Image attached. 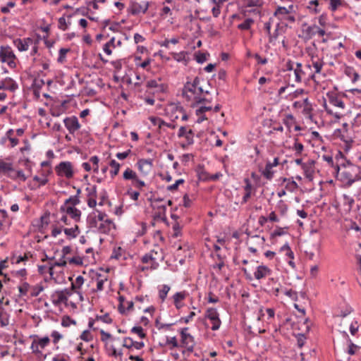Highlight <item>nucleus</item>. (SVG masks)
Listing matches in <instances>:
<instances>
[{
    "label": "nucleus",
    "mask_w": 361,
    "mask_h": 361,
    "mask_svg": "<svg viewBox=\"0 0 361 361\" xmlns=\"http://www.w3.org/2000/svg\"><path fill=\"white\" fill-rule=\"evenodd\" d=\"M360 168L351 162H347L346 166L338 175L341 180L347 186H351L355 181L361 179Z\"/></svg>",
    "instance_id": "obj_3"
},
{
    "label": "nucleus",
    "mask_w": 361,
    "mask_h": 361,
    "mask_svg": "<svg viewBox=\"0 0 361 361\" xmlns=\"http://www.w3.org/2000/svg\"><path fill=\"white\" fill-rule=\"evenodd\" d=\"M206 104H200L201 106H197V108L195 110V114L198 116L197 122L199 123L203 122L204 121L207 120V118L204 115V113L206 111L212 110V106H210V105L207 106Z\"/></svg>",
    "instance_id": "obj_28"
},
{
    "label": "nucleus",
    "mask_w": 361,
    "mask_h": 361,
    "mask_svg": "<svg viewBox=\"0 0 361 361\" xmlns=\"http://www.w3.org/2000/svg\"><path fill=\"white\" fill-rule=\"evenodd\" d=\"M16 56L10 47L1 46L0 61L1 63H6L9 68H14L16 66Z\"/></svg>",
    "instance_id": "obj_7"
},
{
    "label": "nucleus",
    "mask_w": 361,
    "mask_h": 361,
    "mask_svg": "<svg viewBox=\"0 0 361 361\" xmlns=\"http://www.w3.org/2000/svg\"><path fill=\"white\" fill-rule=\"evenodd\" d=\"M209 92L204 90L200 85V79L195 77L192 81H187L182 91L183 98L189 103L191 107L200 104H211L212 99L207 98Z\"/></svg>",
    "instance_id": "obj_1"
},
{
    "label": "nucleus",
    "mask_w": 361,
    "mask_h": 361,
    "mask_svg": "<svg viewBox=\"0 0 361 361\" xmlns=\"http://www.w3.org/2000/svg\"><path fill=\"white\" fill-rule=\"evenodd\" d=\"M162 201L163 200L160 198L154 199L152 203V207L154 219L165 221L166 220V207L165 204H161Z\"/></svg>",
    "instance_id": "obj_10"
},
{
    "label": "nucleus",
    "mask_w": 361,
    "mask_h": 361,
    "mask_svg": "<svg viewBox=\"0 0 361 361\" xmlns=\"http://www.w3.org/2000/svg\"><path fill=\"white\" fill-rule=\"evenodd\" d=\"M283 123L286 126L288 131H291V128L294 127L295 131L301 130V128L296 124L295 117L292 114H286L283 118Z\"/></svg>",
    "instance_id": "obj_27"
},
{
    "label": "nucleus",
    "mask_w": 361,
    "mask_h": 361,
    "mask_svg": "<svg viewBox=\"0 0 361 361\" xmlns=\"http://www.w3.org/2000/svg\"><path fill=\"white\" fill-rule=\"evenodd\" d=\"M0 217L2 218V220H0V231L4 229L6 226H8L9 224L8 219L7 217V214L6 211L1 210L0 211Z\"/></svg>",
    "instance_id": "obj_53"
},
{
    "label": "nucleus",
    "mask_w": 361,
    "mask_h": 361,
    "mask_svg": "<svg viewBox=\"0 0 361 361\" xmlns=\"http://www.w3.org/2000/svg\"><path fill=\"white\" fill-rule=\"evenodd\" d=\"M355 204L353 197L344 194L342 196V206L345 213H349Z\"/></svg>",
    "instance_id": "obj_34"
},
{
    "label": "nucleus",
    "mask_w": 361,
    "mask_h": 361,
    "mask_svg": "<svg viewBox=\"0 0 361 361\" xmlns=\"http://www.w3.org/2000/svg\"><path fill=\"white\" fill-rule=\"evenodd\" d=\"M287 75L288 77V82L292 87H294L295 84H300L302 82L310 79L314 80V78L311 66L310 64L303 66L301 63H297L293 71L291 73H288Z\"/></svg>",
    "instance_id": "obj_2"
},
{
    "label": "nucleus",
    "mask_w": 361,
    "mask_h": 361,
    "mask_svg": "<svg viewBox=\"0 0 361 361\" xmlns=\"http://www.w3.org/2000/svg\"><path fill=\"white\" fill-rule=\"evenodd\" d=\"M118 311L121 314H125L126 311L130 310L133 307L132 301L125 300L122 296L119 297Z\"/></svg>",
    "instance_id": "obj_36"
},
{
    "label": "nucleus",
    "mask_w": 361,
    "mask_h": 361,
    "mask_svg": "<svg viewBox=\"0 0 361 361\" xmlns=\"http://www.w3.org/2000/svg\"><path fill=\"white\" fill-rule=\"evenodd\" d=\"M60 209L62 212L69 215L75 222L80 221L81 211L77 209L75 207L70 205H62Z\"/></svg>",
    "instance_id": "obj_20"
},
{
    "label": "nucleus",
    "mask_w": 361,
    "mask_h": 361,
    "mask_svg": "<svg viewBox=\"0 0 361 361\" xmlns=\"http://www.w3.org/2000/svg\"><path fill=\"white\" fill-rule=\"evenodd\" d=\"M70 51V49L61 48L59 51L58 62L63 63L66 61V56L68 52Z\"/></svg>",
    "instance_id": "obj_63"
},
{
    "label": "nucleus",
    "mask_w": 361,
    "mask_h": 361,
    "mask_svg": "<svg viewBox=\"0 0 361 361\" xmlns=\"http://www.w3.org/2000/svg\"><path fill=\"white\" fill-rule=\"evenodd\" d=\"M263 176L267 180H270L273 178L274 171L271 166V161H267L265 166L264 169L262 172Z\"/></svg>",
    "instance_id": "obj_42"
},
{
    "label": "nucleus",
    "mask_w": 361,
    "mask_h": 361,
    "mask_svg": "<svg viewBox=\"0 0 361 361\" xmlns=\"http://www.w3.org/2000/svg\"><path fill=\"white\" fill-rule=\"evenodd\" d=\"M280 251L281 252H285V254L286 255L291 259H294V253L291 250L289 245L288 243H286V244H284L281 248H280Z\"/></svg>",
    "instance_id": "obj_56"
},
{
    "label": "nucleus",
    "mask_w": 361,
    "mask_h": 361,
    "mask_svg": "<svg viewBox=\"0 0 361 361\" xmlns=\"http://www.w3.org/2000/svg\"><path fill=\"white\" fill-rule=\"evenodd\" d=\"M13 164L11 161L0 160V174L6 176Z\"/></svg>",
    "instance_id": "obj_43"
},
{
    "label": "nucleus",
    "mask_w": 361,
    "mask_h": 361,
    "mask_svg": "<svg viewBox=\"0 0 361 361\" xmlns=\"http://www.w3.org/2000/svg\"><path fill=\"white\" fill-rule=\"evenodd\" d=\"M63 231H64L65 234L70 238H76L80 233V231H79V228H78V225H75L74 227L69 228H66L63 229Z\"/></svg>",
    "instance_id": "obj_45"
},
{
    "label": "nucleus",
    "mask_w": 361,
    "mask_h": 361,
    "mask_svg": "<svg viewBox=\"0 0 361 361\" xmlns=\"http://www.w3.org/2000/svg\"><path fill=\"white\" fill-rule=\"evenodd\" d=\"M109 166L113 169L110 171L111 177L113 178L118 173L121 165L116 160L112 159L109 162Z\"/></svg>",
    "instance_id": "obj_51"
},
{
    "label": "nucleus",
    "mask_w": 361,
    "mask_h": 361,
    "mask_svg": "<svg viewBox=\"0 0 361 361\" xmlns=\"http://www.w3.org/2000/svg\"><path fill=\"white\" fill-rule=\"evenodd\" d=\"M38 272L40 274H44L47 272H48L51 277H52L54 274V266H51L49 267H47L45 265H39L38 266Z\"/></svg>",
    "instance_id": "obj_55"
},
{
    "label": "nucleus",
    "mask_w": 361,
    "mask_h": 361,
    "mask_svg": "<svg viewBox=\"0 0 361 361\" xmlns=\"http://www.w3.org/2000/svg\"><path fill=\"white\" fill-rule=\"evenodd\" d=\"M186 52L185 51H180L178 53H172V57L174 60H176L178 62H186Z\"/></svg>",
    "instance_id": "obj_59"
},
{
    "label": "nucleus",
    "mask_w": 361,
    "mask_h": 361,
    "mask_svg": "<svg viewBox=\"0 0 361 361\" xmlns=\"http://www.w3.org/2000/svg\"><path fill=\"white\" fill-rule=\"evenodd\" d=\"M68 295L69 293L66 290H56L51 295V300L55 305H66Z\"/></svg>",
    "instance_id": "obj_15"
},
{
    "label": "nucleus",
    "mask_w": 361,
    "mask_h": 361,
    "mask_svg": "<svg viewBox=\"0 0 361 361\" xmlns=\"http://www.w3.org/2000/svg\"><path fill=\"white\" fill-rule=\"evenodd\" d=\"M154 253L158 255V252L154 250H151L149 252L145 254L142 258V262L145 264L151 263L150 269H156L159 267L157 262V257H154Z\"/></svg>",
    "instance_id": "obj_24"
},
{
    "label": "nucleus",
    "mask_w": 361,
    "mask_h": 361,
    "mask_svg": "<svg viewBox=\"0 0 361 361\" xmlns=\"http://www.w3.org/2000/svg\"><path fill=\"white\" fill-rule=\"evenodd\" d=\"M336 163L334 164V169L335 172L338 174L340 171L343 170L344 166H346L347 162H350L349 160H346L344 157L343 154L338 151L335 157Z\"/></svg>",
    "instance_id": "obj_23"
},
{
    "label": "nucleus",
    "mask_w": 361,
    "mask_h": 361,
    "mask_svg": "<svg viewBox=\"0 0 361 361\" xmlns=\"http://www.w3.org/2000/svg\"><path fill=\"white\" fill-rule=\"evenodd\" d=\"M298 62H294L291 60H288L285 64V69L283 71H287L288 73H291L292 71L295 68Z\"/></svg>",
    "instance_id": "obj_64"
},
{
    "label": "nucleus",
    "mask_w": 361,
    "mask_h": 361,
    "mask_svg": "<svg viewBox=\"0 0 361 361\" xmlns=\"http://www.w3.org/2000/svg\"><path fill=\"white\" fill-rule=\"evenodd\" d=\"M312 64H310L311 66V68L313 67L314 69V71L312 72L314 75L317 73H320L322 71V69L324 65V63L322 59L317 58L316 59L312 57Z\"/></svg>",
    "instance_id": "obj_38"
},
{
    "label": "nucleus",
    "mask_w": 361,
    "mask_h": 361,
    "mask_svg": "<svg viewBox=\"0 0 361 361\" xmlns=\"http://www.w3.org/2000/svg\"><path fill=\"white\" fill-rule=\"evenodd\" d=\"M99 213H103L98 209H95L93 212L87 216V224L89 227L94 231H97V226L99 224L100 220L97 219V216Z\"/></svg>",
    "instance_id": "obj_30"
},
{
    "label": "nucleus",
    "mask_w": 361,
    "mask_h": 361,
    "mask_svg": "<svg viewBox=\"0 0 361 361\" xmlns=\"http://www.w3.org/2000/svg\"><path fill=\"white\" fill-rule=\"evenodd\" d=\"M283 183H286L285 189L290 192H295L298 188L297 183L293 178H283Z\"/></svg>",
    "instance_id": "obj_39"
},
{
    "label": "nucleus",
    "mask_w": 361,
    "mask_h": 361,
    "mask_svg": "<svg viewBox=\"0 0 361 361\" xmlns=\"http://www.w3.org/2000/svg\"><path fill=\"white\" fill-rule=\"evenodd\" d=\"M327 97L329 99V104L338 108L340 111H334V110L326 104H324L325 111L328 114L332 115L335 118H340L343 116V112L345 108V104L342 97L333 92L331 94H327Z\"/></svg>",
    "instance_id": "obj_4"
},
{
    "label": "nucleus",
    "mask_w": 361,
    "mask_h": 361,
    "mask_svg": "<svg viewBox=\"0 0 361 361\" xmlns=\"http://www.w3.org/2000/svg\"><path fill=\"white\" fill-rule=\"evenodd\" d=\"M96 196H97V187L95 185H94L91 188V192H89V198L87 200V205L91 208H94L97 205V201L95 200Z\"/></svg>",
    "instance_id": "obj_41"
},
{
    "label": "nucleus",
    "mask_w": 361,
    "mask_h": 361,
    "mask_svg": "<svg viewBox=\"0 0 361 361\" xmlns=\"http://www.w3.org/2000/svg\"><path fill=\"white\" fill-rule=\"evenodd\" d=\"M254 23V20L252 18H246L242 23L238 25V28L241 30H249L252 25Z\"/></svg>",
    "instance_id": "obj_52"
},
{
    "label": "nucleus",
    "mask_w": 361,
    "mask_h": 361,
    "mask_svg": "<svg viewBox=\"0 0 361 361\" xmlns=\"http://www.w3.org/2000/svg\"><path fill=\"white\" fill-rule=\"evenodd\" d=\"M294 6L290 5L288 8L284 6H279L274 15L281 21H286L288 23H293L295 21L294 15Z\"/></svg>",
    "instance_id": "obj_6"
},
{
    "label": "nucleus",
    "mask_w": 361,
    "mask_h": 361,
    "mask_svg": "<svg viewBox=\"0 0 361 361\" xmlns=\"http://www.w3.org/2000/svg\"><path fill=\"white\" fill-rule=\"evenodd\" d=\"M252 321L250 322L252 324H247L245 320L243 322L245 326L249 332L254 334L264 332L265 330L262 329L260 326V324L262 323L261 317H252Z\"/></svg>",
    "instance_id": "obj_19"
},
{
    "label": "nucleus",
    "mask_w": 361,
    "mask_h": 361,
    "mask_svg": "<svg viewBox=\"0 0 361 361\" xmlns=\"http://www.w3.org/2000/svg\"><path fill=\"white\" fill-rule=\"evenodd\" d=\"M14 45L20 51L28 50L29 47L32 45L34 40L32 38L27 37L23 39H17L13 42Z\"/></svg>",
    "instance_id": "obj_25"
},
{
    "label": "nucleus",
    "mask_w": 361,
    "mask_h": 361,
    "mask_svg": "<svg viewBox=\"0 0 361 361\" xmlns=\"http://www.w3.org/2000/svg\"><path fill=\"white\" fill-rule=\"evenodd\" d=\"M57 176L71 179L74 176L73 164L71 161H61L55 167Z\"/></svg>",
    "instance_id": "obj_9"
},
{
    "label": "nucleus",
    "mask_w": 361,
    "mask_h": 361,
    "mask_svg": "<svg viewBox=\"0 0 361 361\" xmlns=\"http://www.w3.org/2000/svg\"><path fill=\"white\" fill-rule=\"evenodd\" d=\"M209 319V323H207V325L211 324V329L213 331L219 329L221 325V321L219 317H207Z\"/></svg>",
    "instance_id": "obj_49"
},
{
    "label": "nucleus",
    "mask_w": 361,
    "mask_h": 361,
    "mask_svg": "<svg viewBox=\"0 0 361 361\" xmlns=\"http://www.w3.org/2000/svg\"><path fill=\"white\" fill-rule=\"evenodd\" d=\"M245 186L243 187L245 190V194L242 199V203H246L248 200L250 198L252 191H255V188L253 185H252L250 180L248 178L244 179Z\"/></svg>",
    "instance_id": "obj_33"
},
{
    "label": "nucleus",
    "mask_w": 361,
    "mask_h": 361,
    "mask_svg": "<svg viewBox=\"0 0 361 361\" xmlns=\"http://www.w3.org/2000/svg\"><path fill=\"white\" fill-rule=\"evenodd\" d=\"M176 323H163L160 321V317H157L155 320V326L159 330L169 331L171 330L172 326Z\"/></svg>",
    "instance_id": "obj_44"
},
{
    "label": "nucleus",
    "mask_w": 361,
    "mask_h": 361,
    "mask_svg": "<svg viewBox=\"0 0 361 361\" xmlns=\"http://www.w3.org/2000/svg\"><path fill=\"white\" fill-rule=\"evenodd\" d=\"M63 123L69 133L74 135L75 133L81 128L78 118L75 116L66 117L63 119Z\"/></svg>",
    "instance_id": "obj_13"
},
{
    "label": "nucleus",
    "mask_w": 361,
    "mask_h": 361,
    "mask_svg": "<svg viewBox=\"0 0 361 361\" xmlns=\"http://www.w3.org/2000/svg\"><path fill=\"white\" fill-rule=\"evenodd\" d=\"M165 345H169V348L170 350H173L175 348H180V343L178 342V340L176 336H167L166 338Z\"/></svg>",
    "instance_id": "obj_46"
},
{
    "label": "nucleus",
    "mask_w": 361,
    "mask_h": 361,
    "mask_svg": "<svg viewBox=\"0 0 361 361\" xmlns=\"http://www.w3.org/2000/svg\"><path fill=\"white\" fill-rule=\"evenodd\" d=\"M80 203L79 197L78 195L71 196L69 198L66 200L63 205H70L75 207Z\"/></svg>",
    "instance_id": "obj_54"
},
{
    "label": "nucleus",
    "mask_w": 361,
    "mask_h": 361,
    "mask_svg": "<svg viewBox=\"0 0 361 361\" xmlns=\"http://www.w3.org/2000/svg\"><path fill=\"white\" fill-rule=\"evenodd\" d=\"M43 290L44 288L42 285L30 286L29 297H37Z\"/></svg>",
    "instance_id": "obj_48"
},
{
    "label": "nucleus",
    "mask_w": 361,
    "mask_h": 361,
    "mask_svg": "<svg viewBox=\"0 0 361 361\" xmlns=\"http://www.w3.org/2000/svg\"><path fill=\"white\" fill-rule=\"evenodd\" d=\"M183 107L176 104H171L166 108V114L172 121L178 119L182 114Z\"/></svg>",
    "instance_id": "obj_22"
},
{
    "label": "nucleus",
    "mask_w": 361,
    "mask_h": 361,
    "mask_svg": "<svg viewBox=\"0 0 361 361\" xmlns=\"http://www.w3.org/2000/svg\"><path fill=\"white\" fill-rule=\"evenodd\" d=\"M304 175L310 181H312L315 173V161L309 159L302 164Z\"/></svg>",
    "instance_id": "obj_18"
},
{
    "label": "nucleus",
    "mask_w": 361,
    "mask_h": 361,
    "mask_svg": "<svg viewBox=\"0 0 361 361\" xmlns=\"http://www.w3.org/2000/svg\"><path fill=\"white\" fill-rule=\"evenodd\" d=\"M280 251L281 252H285V254L286 255L291 259H294V253L291 250L289 245L288 243H286V244H284L281 248H280Z\"/></svg>",
    "instance_id": "obj_57"
},
{
    "label": "nucleus",
    "mask_w": 361,
    "mask_h": 361,
    "mask_svg": "<svg viewBox=\"0 0 361 361\" xmlns=\"http://www.w3.org/2000/svg\"><path fill=\"white\" fill-rule=\"evenodd\" d=\"M97 219L100 220V222L96 231L100 233L107 234L113 228L115 227L113 221L108 218V216L105 212L99 213Z\"/></svg>",
    "instance_id": "obj_8"
},
{
    "label": "nucleus",
    "mask_w": 361,
    "mask_h": 361,
    "mask_svg": "<svg viewBox=\"0 0 361 361\" xmlns=\"http://www.w3.org/2000/svg\"><path fill=\"white\" fill-rule=\"evenodd\" d=\"M30 286L27 282H23L22 285L18 286L20 296H29Z\"/></svg>",
    "instance_id": "obj_50"
},
{
    "label": "nucleus",
    "mask_w": 361,
    "mask_h": 361,
    "mask_svg": "<svg viewBox=\"0 0 361 361\" xmlns=\"http://www.w3.org/2000/svg\"><path fill=\"white\" fill-rule=\"evenodd\" d=\"M317 25H308L307 23H303L302 26V34L299 37L307 42L311 39L316 35Z\"/></svg>",
    "instance_id": "obj_16"
},
{
    "label": "nucleus",
    "mask_w": 361,
    "mask_h": 361,
    "mask_svg": "<svg viewBox=\"0 0 361 361\" xmlns=\"http://www.w3.org/2000/svg\"><path fill=\"white\" fill-rule=\"evenodd\" d=\"M280 251L281 252H285V254L286 255L291 259H294V253L291 250L289 245L288 243H286V244H284L281 248H280Z\"/></svg>",
    "instance_id": "obj_58"
},
{
    "label": "nucleus",
    "mask_w": 361,
    "mask_h": 361,
    "mask_svg": "<svg viewBox=\"0 0 361 361\" xmlns=\"http://www.w3.org/2000/svg\"><path fill=\"white\" fill-rule=\"evenodd\" d=\"M178 137H183L185 141L180 144L182 148L185 149L189 145L194 143V133L191 129H188L185 126H181L178 132Z\"/></svg>",
    "instance_id": "obj_12"
},
{
    "label": "nucleus",
    "mask_w": 361,
    "mask_h": 361,
    "mask_svg": "<svg viewBox=\"0 0 361 361\" xmlns=\"http://www.w3.org/2000/svg\"><path fill=\"white\" fill-rule=\"evenodd\" d=\"M188 295V293L185 290L177 292L173 295V304L178 310L184 306V300Z\"/></svg>",
    "instance_id": "obj_26"
},
{
    "label": "nucleus",
    "mask_w": 361,
    "mask_h": 361,
    "mask_svg": "<svg viewBox=\"0 0 361 361\" xmlns=\"http://www.w3.org/2000/svg\"><path fill=\"white\" fill-rule=\"evenodd\" d=\"M171 288L168 285H162L159 289V298L161 300V302L164 301L166 298L168 293L169 292Z\"/></svg>",
    "instance_id": "obj_47"
},
{
    "label": "nucleus",
    "mask_w": 361,
    "mask_h": 361,
    "mask_svg": "<svg viewBox=\"0 0 361 361\" xmlns=\"http://www.w3.org/2000/svg\"><path fill=\"white\" fill-rule=\"evenodd\" d=\"M303 106L302 112L306 117L311 118L312 112L313 111L312 103L309 101L308 98L303 99Z\"/></svg>",
    "instance_id": "obj_40"
},
{
    "label": "nucleus",
    "mask_w": 361,
    "mask_h": 361,
    "mask_svg": "<svg viewBox=\"0 0 361 361\" xmlns=\"http://www.w3.org/2000/svg\"><path fill=\"white\" fill-rule=\"evenodd\" d=\"M155 80H150L147 82V87L149 88H154L157 92H163L166 89V86L163 83Z\"/></svg>",
    "instance_id": "obj_37"
},
{
    "label": "nucleus",
    "mask_w": 361,
    "mask_h": 361,
    "mask_svg": "<svg viewBox=\"0 0 361 361\" xmlns=\"http://www.w3.org/2000/svg\"><path fill=\"white\" fill-rule=\"evenodd\" d=\"M221 176L220 173H216L214 175H212L211 176H208L206 173H201L200 174V178L204 180H216L219 178V177Z\"/></svg>",
    "instance_id": "obj_61"
},
{
    "label": "nucleus",
    "mask_w": 361,
    "mask_h": 361,
    "mask_svg": "<svg viewBox=\"0 0 361 361\" xmlns=\"http://www.w3.org/2000/svg\"><path fill=\"white\" fill-rule=\"evenodd\" d=\"M271 274V270L265 265H259L254 272L255 278L257 280L264 279Z\"/></svg>",
    "instance_id": "obj_31"
},
{
    "label": "nucleus",
    "mask_w": 361,
    "mask_h": 361,
    "mask_svg": "<svg viewBox=\"0 0 361 361\" xmlns=\"http://www.w3.org/2000/svg\"><path fill=\"white\" fill-rule=\"evenodd\" d=\"M138 171L143 176L149 175L153 167V160L151 159H140L136 164Z\"/></svg>",
    "instance_id": "obj_14"
},
{
    "label": "nucleus",
    "mask_w": 361,
    "mask_h": 361,
    "mask_svg": "<svg viewBox=\"0 0 361 361\" xmlns=\"http://www.w3.org/2000/svg\"><path fill=\"white\" fill-rule=\"evenodd\" d=\"M292 149L295 151V156H300L304 149V146L302 143L298 142L296 139Z\"/></svg>",
    "instance_id": "obj_60"
},
{
    "label": "nucleus",
    "mask_w": 361,
    "mask_h": 361,
    "mask_svg": "<svg viewBox=\"0 0 361 361\" xmlns=\"http://www.w3.org/2000/svg\"><path fill=\"white\" fill-rule=\"evenodd\" d=\"M344 73L348 76L353 83H356L360 78V75L353 67L346 66L344 68Z\"/></svg>",
    "instance_id": "obj_35"
},
{
    "label": "nucleus",
    "mask_w": 361,
    "mask_h": 361,
    "mask_svg": "<svg viewBox=\"0 0 361 361\" xmlns=\"http://www.w3.org/2000/svg\"><path fill=\"white\" fill-rule=\"evenodd\" d=\"M84 283V278L82 276H78L76 277L74 281L71 283L72 290L75 293H76L79 296V299L80 301L84 300V291L82 290V285Z\"/></svg>",
    "instance_id": "obj_21"
},
{
    "label": "nucleus",
    "mask_w": 361,
    "mask_h": 361,
    "mask_svg": "<svg viewBox=\"0 0 361 361\" xmlns=\"http://www.w3.org/2000/svg\"><path fill=\"white\" fill-rule=\"evenodd\" d=\"M188 327L182 328L180 331L181 337L180 348H183L182 350V354L183 355L190 356V354L194 351L195 342L194 341L193 336L188 333Z\"/></svg>",
    "instance_id": "obj_5"
},
{
    "label": "nucleus",
    "mask_w": 361,
    "mask_h": 361,
    "mask_svg": "<svg viewBox=\"0 0 361 361\" xmlns=\"http://www.w3.org/2000/svg\"><path fill=\"white\" fill-rule=\"evenodd\" d=\"M123 178L126 180H132L133 186L139 190H141L146 185L145 181L140 179L137 173L130 168H127L125 170L123 174Z\"/></svg>",
    "instance_id": "obj_11"
},
{
    "label": "nucleus",
    "mask_w": 361,
    "mask_h": 361,
    "mask_svg": "<svg viewBox=\"0 0 361 361\" xmlns=\"http://www.w3.org/2000/svg\"><path fill=\"white\" fill-rule=\"evenodd\" d=\"M149 120L154 126H157L159 129H161L163 128L164 121L162 120L161 118L156 116H150L149 117Z\"/></svg>",
    "instance_id": "obj_62"
},
{
    "label": "nucleus",
    "mask_w": 361,
    "mask_h": 361,
    "mask_svg": "<svg viewBox=\"0 0 361 361\" xmlns=\"http://www.w3.org/2000/svg\"><path fill=\"white\" fill-rule=\"evenodd\" d=\"M149 8V2H145L140 4L136 1H130L128 10L130 13L133 15H138L140 13H145Z\"/></svg>",
    "instance_id": "obj_17"
},
{
    "label": "nucleus",
    "mask_w": 361,
    "mask_h": 361,
    "mask_svg": "<svg viewBox=\"0 0 361 361\" xmlns=\"http://www.w3.org/2000/svg\"><path fill=\"white\" fill-rule=\"evenodd\" d=\"M211 257L214 259L215 263L212 265L214 269H217L219 271L225 266V256H222L219 253H212Z\"/></svg>",
    "instance_id": "obj_32"
},
{
    "label": "nucleus",
    "mask_w": 361,
    "mask_h": 361,
    "mask_svg": "<svg viewBox=\"0 0 361 361\" xmlns=\"http://www.w3.org/2000/svg\"><path fill=\"white\" fill-rule=\"evenodd\" d=\"M18 88V84L11 78H6L0 81V89L15 92Z\"/></svg>",
    "instance_id": "obj_29"
}]
</instances>
